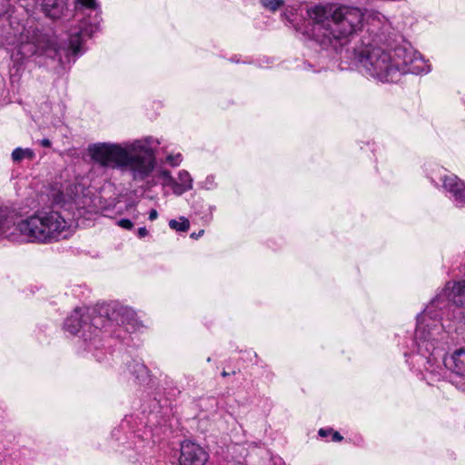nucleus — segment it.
<instances>
[{
	"label": "nucleus",
	"mask_w": 465,
	"mask_h": 465,
	"mask_svg": "<svg viewBox=\"0 0 465 465\" xmlns=\"http://www.w3.org/2000/svg\"><path fill=\"white\" fill-rule=\"evenodd\" d=\"M76 12L88 10L94 12L92 21L84 19L79 28L71 29L67 40L63 46H58L54 36L39 30L27 29L24 25L10 21V31L5 35L6 48L11 53V58L15 63L33 55L58 59L64 64V59L70 63L84 53V42L98 31L102 18L100 6L96 0H74Z\"/></svg>",
	"instance_id": "obj_1"
},
{
	"label": "nucleus",
	"mask_w": 465,
	"mask_h": 465,
	"mask_svg": "<svg viewBox=\"0 0 465 465\" xmlns=\"http://www.w3.org/2000/svg\"><path fill=\"white\" fill-rule=\"evenodd\" d=\"M389 46L385 48L361 40L360 45L355 43L351 51L347 48L345 52L351 53V58L362 74L382 83L397 82L406 74L430 72V64L412 46L401 45L390 50Z\"/></svg>",
	"instance_id": "obj_2"
},
{
	"label": "nucleus",
	"mask_w": 465,
	"mask_h": 465,
	"mask_svg": "<svg viewBox=\"0 0 465 465\" xmlns=\"http://www.w3.org/2000/svg\"><path fill=\"white\" fill-rule=\"evenodd\" d=\"M307 15L308 19L294 25L296 31L322 49L336 52L355 40L364 26L363 10L352 5H315L307 10Z\"/></svg>",
	"instance_id": "obj_3"
},
{
	"label": "nucleus",
	"mask_w": 465,
	"mask_h": 465,
	"mask_svg": "<svg viewBox=\"0 0 465 465\" xmlns=\"http://www.w3.org/2000/svg\"><path fill=\"white\" fill-rule=\"evenodd\" d=\"M118 327L116 336L123 338L120 331L131 333L141 327L135 312L129 307L117 302L104 304L99 308H76L64 321V328L73 335L82 332V347L101 361L102 330L110 331Z\"/></svg>",
	"instance_id": "obj_4"
},
{
	"label": "nucleus",
	"mask_w": 465,
	"mask_h": 465,
	"mask_svg": "<svg viewBox=\"0 0 465 465\" xmlns=\"http://www.w3.org/2000/svg\"><path fill=\"white\" fill-rule=\"evenodd\" d=\"M160 142L146 136L130 143H96L88 146L91 159L102 167L128 172L134 181L148 178L156 165L155 148Z\"/></svg>",
	"instance_id": "obj_5"
},
{
	"label": "nucleus",
	"mask_w": 465,
	"mask_h": 465,
	"mask_svg": "<svg viewBox=\"0 0 465 465\" xmlns=\"http://www.w3.org/2000/svg\"><path fill=\"white\" fill-rule=\"evenodd\" d=\"M464 305L465 279L448 282L417 317L416 342L420 351L428 354V351L442 350L446 338L442 316L449 312L450 306H455L458 316L454 315V318L463 323L460 318L465 314Z\"/></svg>",
	"instance_id": "obj_6"
},
{
	"label": "nucleus",
	"mask_w": 465,
	"mask_h": 465,
	"mask_svg": "<svg viewBox=\"0 0 465 465\" xmlns=\"http://www.w3.org/2000/svg\"><path fill=\"white\" fill-rule=\"evenodd\" d=\"M72 232L71 221L54 208L38 210L15 223L14 213L7 207H0V238L17 242L51 243L67 239Z\"/></svg>",
	"instance_id": "obj_7"
},
{
	"label": "nucleus",
	"mask_w": 465,
	"mask_h": 465,
	"mask_svg": "<svg viewBox=\"0 0 465 465\" xmlns=\"http://www.w3.org/2000/svg\"><path fill=\"white\" fill-rule=\"evenodd\" d=\"M413 349L411 351V361L409 359L406 361L416 368L423 375V379L427 381L428 384H432L435 381H440L445 378L446 370H450L455 374L465 377V345L455 350L450 355L444 356L445 347L448 343V335L444 340L441 351H433L428 356L422 351H420L419 346L416 342V333L411 341Z\"/></svg>",
	"instance_id": "obj_8"
},
{
	"label": "nucleus",
	"mask_w": 465,
	"mask_h": 465,
	"mask_svg": "<svg viewBox=\"0 0 465 465\" xmlns=\"http://www.w3.org/2000/svg\"><path fill=\"white\" fill-rule=\"evenodd\" d=\"M120 427L125 429L130 427L134 435L142 439H148L149 435L154 439H160L162 434L167 431L166 420L159 417L158 412L151 411L146 416V421L143 417L139 418V423L134 416L125 417L122 420Z\"/></svg>",
	"instance_id": "obj_9"
},
{
	"label": "nucleus",
	"mask_w": 465,
	"mask_h": 465,
	"mask_svg": "<svg viewBox=\"0 0 465 465\" xmlns=\"http://www.w3.org/2000/svg\"><path fill=\"white\" fill-rule=\"evenodd\" d=\"M364 25L367 26L369 37L361 38L357 42L359 45L361 40L370 41L374 45L379 43L384 45H390V38L393 34V27L389 19L381 13L374 10H364Z\"/></svg>",
	"instance_id": "obj_10"
},
{
	"label": "nucleus",
	"mask_w": 465,
	"mask_h": 465,
	"mask_svg": "<svg viewBox=\"0 0 465 465\" xmlns=\"http://www.w3.org/2000/svg\"><path fill=\"white\" fill-rule=\"evenodd\" d=\"M447 196L457 207H465V183L453 173L440 176Z\"/></svg>",
	"instance_id": "obj_11"
},
{
	"label": "nucleus",
	"mask_w": 465,
	"mask_h": 465,
	"mask_svg": "<svg viewBox=\"0 0 465 465\" xmlns=\"http://www.w3.org/2000/svg\"><path fill=\"white\" fill-rule=\"evenodd\" d=\"M180 450L179 465H204L208 460L207 452L191 440L183 441Z\"/></svg>",
	"instance_id": "obj_12"
},
{
	"label": "nucleus",
	"mask_w": 465,
	"mask_h": 465,
	"mask_svg": "<svg viewBox=\"0 0 465 465\" xmlns=\"http://www.w3.org/2000/svg\"><path fill=\"white\" fill-rule=\"evenodd\" d=\"M67 0H34L35 5L49 18H60L66 8Z\"/></svg>",
	"instance_id": "obj_13"
},
{
	"label": "nucleus",
	"mask_w": 465,
	"mask_h": 465,
	"mask_svg": "<svg viewBox=\"0 0 465 465\" xmlns=\"http://www.w3.org/2000/svg\"><path fill=\"white\" fill-rule=\"evenodd\" d=\"M247 462L250 465H283L281 458L272 457L267 450L262 448L255 449L250 453Z\"/></svg>",
	"instance_id": "obj_14"
},
{
	"label": "nucleus",
	"mask_w": 465,
	"mask_h": 465,
	"mask_svg": "<svg viewBox=\"0 0 465 465\" xmlns=\"http://www.w3.org/2000/svg\"><path fill=\"white\" fill-rule=\"evenodd\" d=\"M193 180L186 170H181L178 173V180H174L172 187L173 193L181 196L184 193L193 189Z\"/></svg>",
	"instance_id": "obj_15"
},
{
	"label": "nucleus",
	"mask_w": 465,
	"mask_h": 465,
	"mask_svg": "<svg viewBox=\"0 0 465 465\" xmlns=\"http://www.w3.org/2000/svg\"><path fill=\"white\" fill-rule=\"evenodd\" d=\"M127 372L138 382H144L148 380V368L139 360H132L126 364Z\"/></svg>",
	"instance_id": "obj_16"
},
{
	"label": "nucleus",
	"mask_w": 465,
	"mask_h": 465,
	"mask_svg": "<svg viewBox=\"0 0 465 465\" xmlns=\"http://www.w3.org/2000/svg\"><path fill=\"white\" fill-rule=\"evenodd\" d=\"M35 157V153L34 150L30 148L17 147L11 153V158L14 163H20L23 160L32 161Z\"/></svg>",
	"instance_id": "obj_17"
},
{
	"label": "nucleus",
	"mask_w": 465,
	"mask_h": 465,
	"mask_svg": "<svg viewBox=\"0 0 465 465\" xmlns=\"http://www.w3.org/2000/svg\"><path fill=\"white\" fill-rule=\"evenodd\" d=\"M169 226L171 229L176 232H185L190 228V222L187 218L181 216L179 220L172 219L169 221Z\"/></svg>",
	"instance_id": "obj_18"
},
{
	"label": "nucleus",
	"mask_w": 465,
	"mask_h": 465,
	"mask_svg": "<svg viewBox=\"0 0 465 465\" xmlns=\"http://www.w3.org/2000/svg\"><path fill=\"white\" fill-rule=\"evenodd\" d=\"M262 5L271 11L281 9L284 5L283 0H261Z\"/></svg>",
	"instance_id": "obj_19"
},
{
	"label": "nucleus",
	"mask_w": 465,
	"mask_h": 465,
	"mask_svg": "<svg viewBox=\"0 0 465 465\" xmlns=\"http://www.w3.org/2000/svg\"><path fill=\"white\" fill-rule=\"evenodd\" d=\"M159 177L163 179V186L170 187L172 189L175 179L168 170H162L159 173Z\"/></svg>",
	"instance_id": "obj_20"
},
{
	"label": "nucleus",
	"mask_w": 465,
	"mask_h": 465,
	"mask_svg": "<svg viewBox=\"0 0 465 465\" xmlns=\"http://www.w3.org/2000/svg\"><path fill=\"white\" fill-rule=\"evenodd\" d=\"M200 188L204 190H213L217 187L214 175H208L203 182L199 183Z\"/></svg>",
	"instance_id": "obj_21"
},
{
	"label": "nucleus",
	"mask_w": 465,
	"mask_h": 465,
	"mask_svg": "<svg viewBox=\"0 0 465 465\" xmlns=\"http://www.w3.org/2000/svg\"><path fill=\"white\" fill-rule=\"evenodd\" d=\"M183 161V157L181 153L170 154L166 158V162L173 167L180 165Z\"/></svg>",
	"instance_id": "obj_22"
},
{
	"label": "nucleus",
	"mask_w": 465,
	"mask_h": 465,
	"mask_svg": "<svg viewBox=\"0 0 465 465\" xmlns=\"http://www.w3.org/2000/svg\"><path fill=\"white\" fill-rule=\"evenodd\" d=\"M51 197H52L53 203L55 204H59L64 201V193L60 189L57 190L56 192H54L52 193Z\"/></svg>",
	"instance_id": "obj_23"
},
{
	"label": "nucleus",
	"mask_w": 465,
	"mask_h": 465,
	"mask_svg": "<svg viewBox=\"0 0 465 465\" xmlns=\"http://www.w3.org/2000/svg\"><path fill=\"white\" fill-rule=\"evenodd\" d=\"M117 224L126 230H132L134 228V223L129 219H120Z\"/></svg>",
	"instance_id": "obj_24"
},
{
	"label": "nucleus",
	"mask_w": 465,
	"mask_h": 465,
	"mask_svg": "<svg viewBox=\"0 0 465 465\" xmlns=\"http://www.w3.org/2000/svg\"><path fill=\"white\" fill-rule=\"evenodd\" d=\"M137 235L139 238H143L148 235V231L145 227H140L137 231Z\"/></svg>",
	"instance_id": "obj_25"
},
{
	"label": "nucleus",
	"mask_w": 465,
	"mask_h": 465,
	"mask_svg": "<svg viewBox=\"0 0 465 465\" xmlns=\"http://www.w3.org/2000/svg\"><path fill=\"white\" fill-rule=\"evenodd\" d=\"M39 144H40L41 146H43V147L49 148V147H51L52 143H51V141H50L49 139H47V138H44V139H42V140H40V141H39Z\"/></svg>",
	"instance_id": "obj_26"
},
{
	"label": "nucleus",
	"mask_w": 465,
	"mask_h": 465,
	"mask_svg": "<svg viewBox=\"0 0 465 465\" xmlns=\"http://www.w3.org/2000/svg\"><path fill=\"white\" fill-rule=\"evenodd\" d=\"M331 433L332 435V439H331L332 441H341L343 439V437L339 432H337V431H332L331 430Z\"/></svg>",
	"instance_id": "obj_27"
},
{
	"label": "nucleus",
	"mask_w": 465,
	"mask_h": 465,
	"mask_svg": "<svg viewBox=\"0 0 465 465\" xmlns=\"http://www.w3.org/2000/svg\"><path fill=\"white\" fill-rule=\"evenodd\" d=\"M158 217V213L155 209H152L150 212H149V220L150 221H154L156 220Z\"/></svg>",
	"instance_id": "obj_28"
},
{
	"label": "nucleus",
	"mask_w": 465,
	"mask_h": 465,
	"mask_svg": "<svg viewBox=\"0 0 465 465\" xmlns=\"http://www.w3.org/2000/svg\"><path fill=\"white\" fill-rule=\"evenodd\" d=\"M331 430L320 429L319 435L321 437H326L328 434H331Z\"/></svg>",
	"instance_id": "obj_29"
},
{
	"label": "nucleus",
	"mask_w": 465,
	"mask_h": 465,
	"mask_svg": "<svg viewBox=\"0 0 465 465\" xmlns=\"http://www.w3.org/2000/svg\"><path fill=\"white\" fill-rule=\"evenodd\" d=\"M204 231L201 230L198 233L193 232L191 234L192 238L197 239L198 237L202 236L203 234Z\"/></svg>",
	"instance_id": "obj_30"
},
{
	"label": "nucleus",
	"mask_w": 465,
	"mask_h": 465,
	"mask_svg": "<svg viewBox=\"0 0 465 465\" xmlns=\"http://www.w3.org/2000/svg\"><path fill=\"white\" fill-rule=\"evenodd\" d=\"M229 375H230V373H229V372H227V371H223L222 372V376H223V377H227V376H229Z\"/></svg>",
	"instance_id": "obj_31"
},
{
	"label": "nucleus",
	"mask_w": 465,
	"mask_h": 465,
	"mask_svg": "<svg viewBox=\"0 0 465 465\" xmlns=\"http://www.w3.org/2000/svg\"><path fill=\"white\" fill-rule=\"evenodd\" d=\"M460 320L463 322V323L465 324V314H462V317L460 318Z\"/></svg>",
	"instance_id": "obj_32"
},
{
	"label": "nucleus",
	"mask_w": 465,
	"mask_h": 465,
	"mask_svg": "<svg viewBox=\"0 0 465 465\" xmlns=\"http://www.w3.org/2000/svg\"><path fill=\"white\" fill-rule=\"evenodd\" d=\"M211 361H212V360H211V358H210V357H209V358H207V361H208V362H210Z\"/></svg>",
	"instance_id": "obj_33"
}]
</instances>
